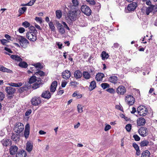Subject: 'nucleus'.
<instances>
[{
    "label": "nucleus",
    "mask_w": 157,
    "mask_h": 157,
    "mask_svg": "<svg viewBox=\"0 0 157 157\" xmlns=\"http://www.w3.org/2000/svg\"><path fill=\"white\" fill-rule=\"evenodd\" d=\"M32 112V110L31 109L27 110L25 113V116H28L30 115Z\"/></svg>",
    "instance_id": "13d9d810"
},
{
    "label": "nucleus",
    "mask_w": 157,
    "mask_h": 157,
    "mask_svg": "<svg viewBox=\"0 0 157 157\" xmlns=\"http://www.w3.org/2000/svg\"><path fill=\"white\" fill-rule=\"evenodd\" d=\"M137 111L139 115L143 117L145 116L148 112L147 108L143 105L139 106L137 108Z\"/></svg>",
    "instance_id": "7ed1b4c3"
},
{
    "label": "nucleus",
    "mask_w": 157,
    "mask_h": 157,
    "mask_svg": "<svg viewBox=\"0 0 157 157\" xmlns=\"http://www.w3.org/2000/svg\"><path fill=\"white\" fill-rule=\"evenodd\" d=\"M1 143L3 146L6 147H7L8 146H10L12 144L11 140L6 138L3 139L1 141Z\"/></svg>",
    "instance_id": "f8f14e48"
},
{
    "label": "nucleus",
    "mask_w": 157,
    "mask_h": 157,
    "mask_svg": "<svg viewBox=\"0 0 157 157\" xmlns=\"http://www.w3.org/2000/svg\"><path fill=\"white\" fill-rule=\"evenodd\" d=\"M37 79H36V77L35 76H32L29 79V82L30 83H33L36 82L37 81Z\"/></svg>",
    "instance_id": "c9c22d12"
},
{
    "label": "nucleus",
    "mask_w": 157,
    "mask_h": 157,
    "mask_svg": "<svg viewBox=\"0 0 157 157\" xmlns=\"http://www.w3.org/2000/svg\"><path fill=\"white\" fill-rule=\"evenodd\" d=\"M101 86L103 89H105L109 87V85L108 83H104L101 84Z\"/></svg>",
    "instance_id": "c03bdc74"
},
{
    "label": "nucleus",
    "mask_w": 157,
    "mask_h": 157,
    "mask_svg": "<svg viewBox=\"0 0 157 157\" xmlns=\"http://www.w3.org/2000/svg\"><path fill=\"white\" fill-rule=\"evenodd\" d=\"M125 101L128 105H132L135 103V99L132 96L128 95L125 97Z\"/></svg>",
    "instance_id": "0eeeda50"
},
{
    "label": "nucleus",
    "mask_w": 157,
    "mask_h": 157,
    "mask_svg": "<svg viewBox=\"0 0 157 157\" xmlns=\"http://www.w3.org/2000/svg\"><path fill=\"white\" fill-rule=\"evenodd\" d=\"M137 4L136 2H132L128 5L127 7V9L129 11H134L136 8Z\"/></svg>",
    "instance_id": "2eb2a0df"
},
{
    "label": "nucleus",
    "mask_w": 157,
    "mask_h": 157,
    "mask_svg": "<svg viewBox=\"0 0 157 157\" xmlns=\"http://www.w3.org/2000/svg\"><path fill=\"white\" fill-rule=\"evenodd\" d=\"M62 24L63 25L64 27V28L67 29L68 30H69L70 29L69 27L68 26L66 23L64 22H63Z\"/></svg>",
    "instance_id": "bf43d9fd"
},
{
    "label": "nucleus",
    "mask_w": 157,
    "mask_h": 157,
    "mask_svg": "<svg viewBox=\"0 0 157 157\" xmlns=\"http://www.w3.org/2000/svg\"><path fill=\"white\" fill-rule=\"evenodd\" d=\"M96 83L94 81H93L90 83V87L89 88V90L91 91L94 89L96 86Z\"/></svg>",
    "instance_id": "c85d7f7f"
},
{
    "label": "nucleus",
    "mask_w": 157,
    "mask_h": 157,
    "mask_svg": "<svg viewBox=\"0 0 157 157\" xmlns=\"http://www.w3.org/2000/svg\"><path fill=\"white\" fill-rule=\"evenodd\" d=\"M36 75H39L40 76H42L44 75V73L42 71H39L35 73Z\"/></svg>",
    "instance_id": "37998d69"
},
{
    "label": "nucleus",
    "mask_w": 157,
    "mask_h": 157,
    "mask_svg": "<svg viewBox=\"0 0 157 157\" xmlns=\"http://www.w3.org/2000/svg\"><path fill=\"white\" fill-rule=\"evenodd\" d=\"M27 90V88L24 86H22L21 87H20L18 90L19 92L20 93H22L24 92L25 90Z\"/></svg>",
    "instance_id": "09e8293b"
},
{
    "label": "nucleus",
    "mask_w": 157,
    "mask_h": 157,
    "mask_svg": "<svg viewBox=\"0 0 157 157\" xmlns=\"http://www.w3.org/2000/svg\"><path fill=\"white\" fill-rule=\"evenodd\" d=\"M19 66L21 67L26 68L28 66V64L26 62L23 61L20 63Z\"/></svg>",
    "instance_id": "72a5a7b5"
},
{
    "label": "nucleus",
    "mask_w": 157,
    "mask_h": 157,
    "mask_svg": "<svg viewBox=\"0 0 157 157\" xmlns=\"http://www.w3.org/2000/svg\"><path fill=\"white\" fill-rule=\"evenodd\" d=\"M9 41L6 39H3L1 40V42L3 45H5L6 44L8 43Z\"/></svg>",
    "instance_id": "3c124183"
},
{
    "label": "nucleus",
    "mask_w": 157,
    "mask_h": 157,
    "mask_svg": "<svg viewBox=\"0 0 157 157\" xmlns=\"http://www.w3.org/2000/svg\"><path fill=\"white\" fill-rule=\"evenodd\" d=\"M56 16L59 19H60L62 16V13L60 10H57L56 11Z\"/></svg>",
    "instance_id": "f704fd0d"
},
{
    "label": "nucleus",
    "mask_w": 157,
    "mask_h": 157,
    "mask_svg": "<svg viewBox=\"0 0 157 157\" xmlns=\"http://www.w3.org/2000/svg\"><path fill=\"white\" fill-rule=\"evenodd\" d=\"M106 91L111 93H114L115 92V90L113 88H108L106 90Z\"/></svg>",
    "instance_id": "5fc2aeb1"
},
{
    "label": "nucleus",
    "mask_w": 157,
    "mask_h": 157,
    "mask_svg": "<svg viewBox=\"0 0 157 157\" xmlns=\"http://www.w3.org/2000/svg\"><path fill=\"white\" fill-rule=\"evenodd\" d=\"M146 123V120L144 118L141 117L137 120V124L138 126H144Z\"/></svg>",
    "instance_id": "f3484780"
},
{
    "label": "nucleus",
    "mask_w": 157,
    "mask_h": 157,
    "mask_svg": "<svg viewBox=\"0 0 157 157\" xmlns=\"http://www.w3.org/2000/svg\"><path fill=\"white\" fill-rule=\"evenodd\" d=\"M90 74V75H93L94 74V69L93 68H91L90 69V71H89Z\"/></svg>",
    "instance_id": "69168bd1"
},
{
    "label": "nucleus",
    "mask_w": 157,
    "mask_h": 157,
    "mask_svg": "<svg viewBox=\"0 0 157 157\" xmlns=\"http://www.w3.org/2000/svg\"><path fill=\"white\" fill-rule=\"evenodd\" d=\"M126 91L125 88L122 86H120L117 89V93L121 95L124 94Z\"/></svg>",
    "instance_id": "dca6fc26"
},
{
    "label": "nucleus",
    "mask_w": 157,
    "mask_h": 157,
    "mask_svg": "<svg viewBox=\"0 0 157 157\" xmlns=\"http://www.w3.org/2000/svg\"><path fill=\"white\" fill-rule=\"evenodd\" d=\"M152 7L151 5H150V6H149L146 9V13L147 15H148L149 13L151 12L153 10Z\"/></svg>",
    "instance_id": "4c0bfd02"
},
{
    "label": "nucleus",
    "mask_w": 157,
    "mask_h": 157,
    "mask_svg": "<svg viewBox=\"0 0 157 157\" xmlns=\"http://www.w3.org/2000/svg\"><path fill=\"white\" fill-rule=\"evenodd\" d=\"M104 76V75L102 73H98L96 75L95 78L97 81H100L102 80V78Z\"/></svg>",
    "instance_id": "b1692460"
},
{
    "label": "nucleus",
    "mask_w": 157,
    "mask_h": 157,
    "mask_svg": "<svg viewBox=\"0 0 157 157\" xmlns=\"http://www.w3.org/2000/svg\"><path fill=\"white\" fill-rule=\"evenodd\" d=\"M62 75L63 78L66 79H68L71 77V72L68 70H66L62 72Z\"/></svg>",
    "instance_id": "ddd939ff"
},
{
    "label": "nucleus",
    "mask_w": 157,
    "mask_h": 157,
    "mask_svg": "<svg viewBox=\"0 0 157 157\" xmlns=\"http://www.w3.org/2000/svg\"><path fill=\"white\" fill-rule=\"evenodd\" d=\"M149 143V142L148 140H144L140 143V146L142 147L146 146L148 145Z\"/></svg>",
    "instance_id": "2f4dec72"
},
{
    "label": "nucleus",
    "mask_w": 157,
    "mask_h": 157,
    "mask_svg": "<svg viewBox=\"0 0 157 157\" xmlns=\"http://www.w3.org/2000/svg\"><path fill=\"white\" fill-rule=\"evenodd\" d=\"M150 155V152L147 150L143 151L141 154V157H149Z\"/></svg>",
    "instance_id": "c756f323"
},
{
    "label": "nucleus",
    "mask_w": 157,
    "mask_h": 157,
    "mask_svg": "<svg viewBox=\"0 0 157 157\" xmlns=\"http://www.w3.org/2000/svg\"><path fill=\"white\" fill-rule=\"evenodd\" d=\"M30 125L29 124H27L25 127L24 132V136L25 138H27L29 134Z\"/></svg>",
    "instance_id": "a211bd4d"
},
{
    "label": "nucleus",
    "mask_w": 157,
    "mask_h": 157,
    "mask_svg": "<svg viewBox=\"0 0 157 157\" xmlns=\"http://www.w3.org/2000/svg\"><path fill=\"white\" fill-rule=\"evenodd\" d=\"M4 49L6 51L8 52L9 53H13V52L9 48L7 47H5Z\"/></svg>",
    "instance_id": "774afa93"
},
{
    "label": "nucleus",
    "mask_w": 157,
    "mask_h": 157,
    "mask_svg": "<svg viewBox=\"0 0 157 157\" xmlns=\"http://www.w3.org/2000/svg\"><path fill=\"white\" fill-rule=\"evenodd\" d=\"M18 134L13 133L11 136V139L16 142H17L19 140L20 137Z\"/></svg>",
    "instance_id": "5701e85b"
},
{
    "label": "nucleus",
    "mask_w": 157,
    "mask_h": 157,
    "mask_svg": "<svg viewBox=\"0 0 157 157\" xmlns=\"http://www.w3.org/2000/svg\"><path fill=\"white\" fill-rule=\"evenodd\" d=\"M22 25L25 28H27L29 27L30 26V24L28 22L25 21L22 23Z\"/></svg>",
    "instance_id": "8fccbe9b"
},
{
    "label": "nucleus",
    "mask_w": 157,
    "mask_h": 157,
    "mask_svg": "<svg viewBox=\"0 0 157 157\" xmlns=\"http://www.w3.org/2000/svg\"><path fill=\"white\" fill-rule=\"evenodd\" d=\"M72 2L73 5L71 7H76L78 5V0H72Z\"/></svg>",
    "instance_id": "ea45409f"
},
{
    "label": "nucleus",
    "mask_w": 157,
    "mask_h": 157,
    "mask_svg": "<svg viewBox=\"0 0 157 157\" xmlns=\"http://www.w3.org/2000/svg\"><path fill=\"white\" fill-rule=\"evenodd\" d=\"M118 80V78L115 76H111L109 78V81L110 82L114 84L117 83Z\"/></svg>",
    "instance_id": "393cba45"
},
{
    "label": "nucleus",
    "mask_w": 157,
    "mask_h": 157,
    "mask_svg": "<svg viewBox=\"0 0 157 157\" xmlns=\"http://www.w3.org/2000/svg\"><path fill=\"white\" fill-rule=\"evenodd\" d=\"M111 126L109 124H107L105 126L104 130L105 131H107L111 128Z\"/></svg>",
    "instance_id": "4d7b16f0"
},
{
    "label": "nucleus",
    "mask_w": 157,
    "mask_h": 157,
    "mask_svg": "<svg viewBox=\"0 0 157 157\" xmlns=\"http://www.w3.org/2000/svg\"><path fill=\"white\" fill-rule=\"evenodd\" d=\"M31 84V83H30L29 81V82H25V86H24V87H25V88H27V90H28V89L30 88Z\"/></svg>",
    "instance_id": "a19ab883"
},
{
    "label": "nucleus",
    "mask_w": 157,
    "mask_h": 157,
    "mask_svg": "<svg viewBox=\"0 0 157 157\" xmlns=\"http://www.w3.org/2000/svg\"><path fill=\"white\" fill-rule=\"evenodd\" d=\"M5 91L7 94L6 96L8 98L11 99L13 98L14 94L16 92V90L15 88L12 86H6L5 88Z\"/></svg>",
    "instance_id": "f03ea898"
},
{
    "label": "nucleus",
    "mask_w": 157,
    "mask_h": 157,
    "mask_svg": "<svg viewBox=\"0 0 157 157\" xmlns=\"http://www.w3.org/2000/svg\"><path fill=\"white\" fill-rule=\"evenodd\" d=\"M11 58L12 59L15 60L17 61H21L22 59L19 56L16 55H12L11 56Z\"/></svg>",
    "instance_id": "cd10ccee"
},
{
    "label": "nucleus",
    "mask_w": 157,
    "mask_h": 157,
    "mask_svg": "<svg viewBox=\"0 0 157 157\" xmlns=\"http://www.w3.org/2000/svg\"><path fill=\"white\" fill-rule=\"evenodd\" d=\"M26 156V151L24 150L19 151L16 155V157H25Z\"/></svg>",
    "instance_id": "412c9836"
},
{
    "label": "nucleus",
    "mask_w": 157,
    "mask_h": 157,
    "mask_svg": "<svg viewBox=\"0 0 157 157\" xmlns=\"http://www.w3.org/2000/svg\"><path fill=\"white\" fill-rule=\"evenodd\" d=\"M49 26L51 31H55V27L52 22H50L49 23Z\"/></svg>",
    "instance_id": "58836bf2"
},
{
    "label": "nucleus",
    "mask_w": 157,
    "mask_h": 157,
    "mask_svg": "<svg viewBox=\"0 0 157 157\" xmlns=\"http://www.w3.org/2000/svg\"><path fill=\"white\" fill-rule=\"evenodd\" d=\"M101 56L102 57V59L105 60V59L108 58L109 55L108 53H107L105 51H103L101 54Z\"/></svg>",
    "instance_id": "7c9ffc66"
},
{
    "label": "nucleus",
    "mask_w": 157,
    "mask_h": 157,
    "mask_svg": "<svg viewBox=\"0 0 157 157\" xmlns=\"http://www.w3.org/2000/svg\"><path fill=\"white\" fill-rule=\"evenodd\" d=\"M27 10V8L25 7H22L20 8L19 10V12L20 13V14L19 16H20L21 14L23 13L24 12H25Z\"/></svg>",
    "instance_id": "e433bc0d"
},
{
    "label": "nucleus",
    "mask_w": 157,
    "mask_h": 157,
    "mask_svg": "<svg viewBox=\"0 0 157 157\" xmlns=\"http://www.w3.org/2000/svg\"><path fill=\"white\" fill-rule=\"evenodd\" d=\"M59 31L61 34H63L65 33V30L63 26L60 23L57 22L56 23Z\"/></svg>",
    "instance_id": "6ab92c4d"
},
{
    "label": "nucleus",
    "mask_w": 157,
    "mask_h": 157,
    "mask_svg": "<svg viewBox=\"0 0 157 157\" xmlns=\"http://www.w3.org/2000/svg\"><path fill=\"white\" fill-rule=\"evenodd\" d=\"M81 11L76 7H71L68 12L67 16L71 21H75L81 16Z\"/></svg>",
    "instance_id": "f257e3e1"
},
{
    "label": "nucleus",
    "mask_w": 157,
    "mask_h": 157,
    "mask_svg": "<svg viewBox=\"0 0 157 157\" xmlns=\"http://www.w3.org/2000/svg\"><path fill=\"white\" fill-rule=\"evenodd\" d=\"M57 85V82L54 81L53 82L50 86V91L51 92H54L56 90Z\"/></svg>",
    "instance_id": "4be33fe9"
},
{
    "label": "nucleus",
    "mask_w": 157,
    "mask_h": 157,
    "mask_svg": "<svg viewBox=\"0 0 157 157\" xmlns=\"http://www.w3.org/2000/svg\"><path fill=\"white\" fill-rule=\"evenodd\" d=\"M132 125L130 124H127L125 127V128L128 132H130L131 129Z\"/></svg>",
    "instance_id": "49530a36"
},
{
    "label": "nucleus",
    "mask_w": 157,
    "mask_h": 157,
    "mask_svg": "<svg viewBox=\"0 0 157 157\" xmlns=\"http://www.w3.org/2000/svg\"><path fill=\"white\" fill-rule=\"evenodd\" d=\"M80 9L81 11L84 14L87 16H90L91 14V10L90 8L86 5L81 6Z\"/></svg>",
    "instance_id": "39448f33"
},
{
    "label": "nucleus",
    "mask_w": 157,
    "mask_h": 157,
    "mask_svg": "<svg viewBox=\"0 0 157 157\" xmlns=\"http://www.w3.org/2000/svg\"><path fill=\"white\" fill-rule=\"evenodd\" d=\"M31 103L33 105H38L41 103V99L40 97H34L31 101Z\"/></svg>",
    "instance_id": "6e6552de"
},
{
    "label": "nucleus",
    "mask_w": 157,
    "mask_h": 157,
    "mask_svg": "<svg viewBox=\"0 0 157 157\" xmlns=\"http://www.w3.org/2000/svg\"><path fill=\"white\" fill-rule=\"evenodd\" d=\"M86 1L90 5L94 6L95 4V2L94 0H86Z\"/></svg>",
    "instance_id": "79ce46f5"
},
{
    "label": "nucleus",
    "mask_w": 157,
    "mask_h": 157,
    "mask_svg": "<svg viewBox=\"0 0 157 157\" xmlns=\"http://www.w3.org/2000/svg\"><path fill=\"white\" fill-rule=\"evenodd\" d=\"M34 33L30 32L29 31V32H27L26 33V37L30 40L32 41H35L36 40V36L35 34H34Z\"/></svg>",
    "instance_id": "1a4fd4ad"
},
{
    "label": "nucleus",
    "mask_w": 157,
    "mask_h": 157,
    "mask_svg": "<svg viewBox=\"0 0 157 157\" xmlns=\"http://www.w3.org/2000/svg\"><path fill=\"white\" fill-rule=\"evenodd\" d=\"M29 28L31 30H32L33 31L34 33H36V32H37V30L34 27L31 26L29 27Z\"/></svg>",
    "instance_id": "e2e57ef3"
},
{
    "label": "nucleus",
    "mask_w": 157,
    "mask_h": 157,
    "mask_svg": "<svg viewBox=\"0 0 157 157\" xmlns=\"http://www.w3.org/2000/svg\"><path fill=\"white\" fill-rule=\"evenodd\" d=\"M41 97L49 99L51 97V95L49 91H45L41 94Z\"/></svg>",
    "instance_id": "aec40b11"
},
{
    "label": "nucleus",
    "mask_w": 157,
    "mask_h": 157,
    "mask_svg": "<svg viewBox=\"0 0 157 157\" xmlns=\"http://www.w3.org/2000/svg\"><path fill=\"white\" fill-rule=\"evenodd\" d=\"M18 39L19 40L20 45L24 48L27 47V45L29 44V41L22 36H19Z\"/></svg>",
    "instance_id": "423d86ee"
},
{
    "label": "nucleus",
    "mask_w": 157,
    "mask_h": 157,
    "mask_svg": "<svg viewBox=\"0 0 157 157\" xmlns=\"http://www.w3.org/2000/svg\"><path fill=\"white\" fill-rule=\"evenodd\" d=\"M132 145L136 151L137 150H139L140 149L138 145L136 143H133Z\"/></svg>",
    "instance_id": "6e6d98bb"
},
{
    "label": "nucleus",
    "mask_w": 157,
    "mask_h": 157,
    "mask_svg": "<svg viewBox=\"0 0 157 157\" xmlns=\"http://www.w3.org/2000/svg\"><path fill=\"white\" fill-rule=\"evenodd\" d=\"M67 83V82L66 81H64L62 82L61 84V86L62 87H64L65 86Z\"/></svg>",
    "instance_id": "338daca9"
},
{
    "label": "nucleus",
    "mask_w": 157,
    "mask_h": 157,
    "mask_svg": "<svg viewBox=\"0 0 157 157\" xmlns=\"http://www.w3.org/2000/svg\"><path fill=\"white\" fill-rule=\"evenodd\" d=\"M83 75L84 78L87 79H89L90 78V74L87 71H84Z\"/></svg>",
    "instance_id": "473e14b6"
},
{
    "label": "nucleus",
    "mask_w": 157,
    "mask_h": 157,
    "mask_svg": "<svg viewBox=\"0 0 157 157\" xmlns=\"http://www.w3.org/2000/svg\"><path fill=\"white\" fill-rule=\"evenodd\" d=\"M74 75L76 79H78L81 78L82 75V74L81 71L77 70L74 72Z\"/></svg>",
    "instance_id": "bb28decb"
},
{
    "label": "nucleus",
    "mask_w": 157,
    "mask_h": 157,
    "mask_svg": "<svg viewBox=\"0 0 157 157\" xmlns=\"http://www.w3.org/2000/svg\"><path fill=\"white\" fill-rule=\"evenodd\" d=\"M24 128V126L23 124L19 122L16 123L14 126L13 130L17 133L19 134L23 131Z\"/></svg>",
    "instance_id": "20e7f679"
},
{
    "label": "nucleus",
    "mask_w": 157,
    "mask_h": 157,
    "mask_svg": "<svg viewBox=\"0 0 157 157\" xmlns=\"http://www.w3.org/2000/svg\"><path fill=\"white\" fill-rule=\"evenodd\" d=\"M35 20L37 22H39L40 24L42 22V20L41 18L36 17Z\"/></svg>",
    "instance_id": "603ef678"
},
{
    "label": "nucleus",
    "mask_w": 157,
    "mask_h": 157,
    "mask_svg": "<svg viewBox=\"0 0 157 157\" xmlns=\"http://www.w3.org/2000/svg\"><path fill=\"white\" fill-rule=\"evenodd\" d=\"M70 83L71 84V85L75 86L78 84V83L76 82H71Z\"/></svg>",
    "instance_id": "0e129e2a"
},
{
    "label": "nucleus",
    "mask_w": 157,
    "mask_h": 157,
    "mask_svg": "<svg viewBox=\"0 0 157 157\" xmlns=\"http://www.w3.org/2000/svg\"><path fill=\"white\" fill-rule=\"evenodd\" d=\"M133 137L136 141H139L140 140V138L137 135H134L133 136Z\"/></svg>",
    "instance_id": "864d4df0"
},
{
    "label": "nucleus",
    "mask_w": 157,
    "mask_h": 157,
    "mask_svg": "<svg viewBox=\"0 0 157 157\" xmlns=\"http://www.w3.org/2000/svg\"><path fill=\"white\" fill-rule=\"evenodd\" d=\"M26 146V150L27 151L29 152H31L33 149V144L31 143V142H28L27 143Z\"/></svg>",
    "instance_id": "a878e982"
},
{
    "label": "nucleus",
    "mask_w": 157,
    "mask_h": 157,
    "mask_svg": "<svg viewBox=\"0 0 157 157\" xmlns=\"http://www.w3.org/2000/svg\"><path fill=\"white\" fill-rule=\"evenodd\" d=\"M6 68L4 67L3 66H0V71L5 72Z\"/></svg>",
    "instance_id": "680f3d73"
},
{
    "label": "nucleus",
    "mask_w": 157,
    "mask_h": 157,
    "mask_svg": "<svg viewBox=\"0 0 157 157\" xmlns=\"http://www.w3.org/2000/svg\"><path fill=\"white\" fill-rule=\"evenodd\" d=\"M77 109L78 112L79 113H81L82 112L83 108L81 105L78 104L77 106Z\"/></svg>",
    "instance_id": "a18cd8bd"
},
{
    "label": "nucleus",
    "mask_w": 157,
    "mask_h": 157,
    "mask_svg": "<svg viewBox=\"0 0 157 157\" xmlns=\"http://www.w3.org/2000/svg\"><path fill=\"white\" fill-rule=\"evenodd\" d=\"M5 95L3 93L0 91V101H2L5 98Z\"/></svg>",
    "instance_id": "de8ad7c7"
},
{
    "label": "nucleus",
    "mask_w": 157,
    "mask_h": 157,
    "mask_svg": "<svg viewBox=\"0 0 157 157\" xmlns=\"http://www.w3.org/2000/svg\"><path fill=\"white\" fill-rule=\"evenodd\" d=\"M19 32L20 33H23L25 31V29L22 27H20L18 29Z\"/></svg>",
    "instance_id": "052dcab7"
},
{
    "label": "nucleus",
    "mask_w": 157,
    "mask_h": 157,
    "mask_svg": "<svg viewBox=\"0 0 157 157\" xmlns=\"http://www.w3.org/2000/svg\"><path fill=\"white\" fill-rule=\"evenodd\" d=\"M40 78H38L37 81L32 85V87L33 89H36L42 85Z\"/></svg>",
    "instance_id": "9d476101"
},
{
    "label": "nucleus",
    "mask_w": 157,
    "mask_h": 157,
    "mask_svg": "<svg viewBox=\"0 0 157 157\" xmlns=\"http://www.w3.org/2000/svg\"><path fill=\"white\" fill-rule=\"evenodd\" d=\"M18 150V147L15 145L12 146L9 149L10 154L11 155H15Z\"/></svg>",
    "instance_id": "4468645a"
},
{
    "label": "nucleus",
    "mask_w": 157,
    "mask_h": 157,
    "mask_svg": "<svg viewBox=\"0 0 157 157\" xmlns=\"http://www.w3.org/2000/svg\"><path fill=\"white\" fill-rule=\"evenodd\" d=\"M147 129L146 127H140L138 130L139 134L141 136L144 137L147 135Z\"/></svg>",
    "instance_id": "9b49d317"
}]
</instances>
